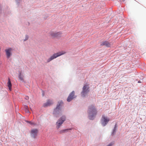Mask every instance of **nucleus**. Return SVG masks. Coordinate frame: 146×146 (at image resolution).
Listing matches in <instances>:
<instances>
[{
	"label": "nucleus",
	"instance_id": "19",
	"mask_svg": "<svg viewBox=\"0 0 146 146\" xmlns=\"http://www.w3.org/2000/svg\"><path fill=\"white\" fill-rule=\"evenodd\" d=\"M25 99L27 100H28L29 99V97L28 96H26Z\"/></svg>",
	"mask_w": 146,
	"mask_h": 146
},
{
	"label": "nucleus",
	"instance_id": "15",
	"mask_svg": "<svg viewBox=\"0 0 146 146\" xmlns=\"http://www.w3.org/2000/svg\"><path fill=\"white\" fill-rule=\"evenodd\" d=\"M116 127H117L116 124H115L114 126V129H113V131L112 133V134L113 135H114L115 134V133L116 132Z\"/></svg>",
	"mask_w": 146,
	"mask_h": 146
},
{
	"label": "nucleus",
	"instance_id": "12",
	"mask_svg": "<svg viewBox=\"0 0 146 146\" xmlns=\"http://www.w3.org/2000/svg\"><path fill=\"white\" fill-rule=\"evenodd\" d=\"M53 103L52 101L48 100L47 101L46 103H44V107H46L50 106Z\"/></svg>",
	"mask_w": 146,
	"mask_h": 146
},
{
	"label": "nucleus",
	"instance_id": "20",
	"mask_svg": "<svg viewBox=\"0 0 146 146\" xmlns=\"http://www.w3.org/2000/svg\"><path fill=\"white\" fill-rule=\"evenodd\" d=\"M143 81L142 80H141V81L140 80L138 81V82L139 83H142L143 82Z\"/></svg>",
	"mask_w": 146,
	"mask_h": 146
},
{
	"label": "nucleus",
	"instance_id": "17",
	"mask_svg": "<svg viewBox=\"0 0 146 146\" xmlns=\"http://www.w3.org/2000/svg\"><path fill=\"white\" fill-rule=\"evenodd\" d=\"M28 38V36L27 35L26 36V38L24 40V41H25L27 40Z\"/></svg>",
	"mask_w": 146,
	"mask_h": 146
},
{
	"label": "nucleus",
	"instance_id": "10",
	"mask_svg": "<svg viewBox=\"0 0 146 146\" xmlns=\"http://www.w3.org/2000/svg\"><path fill=\"white\" fill-rule=\"evenodd\" d=\"M75 97L74 96V92L73 91L68 96L67 99V101L68 102H69Z\"/></svg>",
	"mask_w": 146,
	"mask_h": 146
},
{
	"label": "nucleus",
	"instance_id": "21",
	"mask_svg": "<svg viewBox=\"0 0 146 146\" xmlns=\"http://www.w3.org/2000/svg\"><path fill=\"white\" fill-rule=\"evenodd\" d=\"M26 111L27 113H29V111L28 110V109L26 110Z\"/></svg>",
	"mask_w": 146,
	"mask_h": 146
},
{
	"label": "nucleus",
	"instance_id": "7",
	"mask_svg": "<svg viewBox=\"0 0 146 146\" xmlns=\"http://www.w3.org/2000/svg\"><path fill=\"white\" fill-rule=\"evenodd\" d=\"M109 121V119L106 117L105 116H102L101 122L103 126H105Z\"/></svg>",
	"mask_w": 146,
	"mask_h": 146
},
{
	"label": "nucleus",
	"instance_id": "22",
	"mask_svg": "<svg viewBox=\"0 0 146 146\" xmlns=\"http://www.w3.org/2000/svg\"><path fill=\"white\" fill-rule=\"evenodd\" d=\"M24 108H25L26 109H27L28 107H27V106H25V107H24Z\"/></svg>",
	"mask_w": 146,
	"mask_h": 146
},
{
	"label": "nucleus",
	"instance_id": "18",
	"mask_svg": "<svg viewBox=\"0 0 146 146\" xmlns=\"http://www.w3.org/2000/svg\"><path fill=\"white\" fill-rule=\"evenodd\" d=\"M113 144V143H110L107 146H111Z\"/></svg>",
	"mask_w": 146,
	"mask_h": 146
},
{
	"label": "nucleus",
	"instance_id": "16",
	"mask_svg": "<svg viewBox=\"0 0 146 146\" xmlns=\"http://www.w3.org/2000/svg\"><path fill=\"white\" fill-rule=\"evenodd\" d=\"M26 121L27 123H29L30 124L32 125H33V124H34V123H33V122H32L31 121Z\"/></svg>",
	"mask_w": 146,
	"mask_h": 146
},
{
	"label": "nucleus",
	"instance_id": "3",
	"mask_svg": "<svg viewBox=\"0 0 146 146\" xmlns=\"http://www.w3.org/2000/svg\"><path fill=\"white\" fill-rule=\"evenodd\" d=\"M66 53V52L64 51H62L54 53L52 56H51L47 60V62H49L54 59Z\"/></svg>",
	"mask_w": 146,
	"mask_h": 146
},
{
	"label": "nucleus",
	"instance_id": "8",
	"mask_svg": "<svg viewBox=\"0 0 146 146\" xmlns=\"http://www.w3.org/2000/svg\"><path fill=\"white\" fill-rule=\"evenodd\" d=\"M38 131L37 129H33L31 131V136L34 138H35L37 136Z\"/></svg>",
	"mask_w": 146,
	"mask_h": 146
},
{
	"label": "nucleus",
	"instance_id": "5",
	"mask_svg": "<svg viewBox=\"0 0 146 146\" xmlns=\"http://www.w3.org/2000/svg\"><path fill=\"white\" fill-rule=\"evenodd\" d=\"M89 88L88 86V85H85L83 88V90L81 93V95L83 97L85 96L89 92Z\"/></svg>",
	"mask_w": 146,
	"mask_h": 146
},
{
	"label": "nucleus",
	"instance_id": "9",
	"mask_svg": "<svg viewBox=\"0 0 146 146\" xmlns=\"http://www.w3.org/2000/svg\"><path fill=\"white\" fill-rule=\"evenodd\" d=\"M12 50V49L11 48H9L5 50V51L6 53V55L7 57V58H9L11 55V51Z\"/></svg>",
	"mask_w": 146,
	"mask_h": 146
},
{
	"label": "nucleus",
	"instance_id": "2",
	"mask_svg": "<svg viewBox=\"0 0 146 146\" xmlns=\"http://www.w3.org/2000/svg\"><path fill=\"white\" fill-rule=\"evenodd\" d=\"M88 112L89 113V119L92 120L93 119V117L96 114L97 111L94 106L91 105L89 107Z\"/></svg>",
	"mask_w": 146,
	"mask_h": 146
},
{
	"label": "nucleus",
	"instance_id": "11",
	"mask_svg": "<svg viewBox=\"0 0 146 146\" xmlns=\"http://www.w3.org/2000/svg\"><path fill=\"white\" fill-rule=\"evenodd\" d=\"M101 45L102 46L105 45L107 47H110V44L108 42L105 41L102 42Z\"/></svg>",
	"mask_w": 146,
	"mask_h": 146
},
{
	"label": "nucleus",
	"instance_id": "4",
	"mask_svg": "<svg viewBox=\"0 0 146 146\" xmlns=\"http://www.w3.org/2000/svg\"><path fill=\"white\" fill-rule=\"evenodd\" d=\"M62 33L61 32H56L51 31L50 32V36L53 38H59L61 36Z\"/></svg>",
	"mask_w": 146,
	"mask_h": 146
},
{
	"label": "nucleus",
	"instance_id": "13",
	"mask_svg": "<svg viewBox=\"0 0 146 146\" xmlns=\"http://www.w3.org/2000/svg\"><path fill=\"white\" fill-rule=\"evenodd\" d=\"M7 84L8 86L9 87V90L10 91H11L12 84H11V82L10 81V80L9 78L8 79V81Z\"/></svg>",
	"mask_w": 146,
	"mask_h": 146
},
{
	"label": "nucleus",
	"instance_id": "23",
	"mask_svg": "<svg viewBox=\"0 0 146 146\" xmlns=\"http://www.w3.org/2000/svg\"><path fill=\"white\" fill-rule=\"evenodd\" d=\"M66 129H65V130H64L63 131H66Z\"/></svg>",
	"mask_w": 146,
	"mask_h": 146
},
{
	"label": "nucleus",
	"instance_id": "14",
	"mask_svg": "<svg viewBox=\"0 0 146 146\" xmlns=\"http://www.w3.org/2000/svg\"><path fill=\"white\" fill-rule=\"evenodd\" d=\"M18 77H19V79L20 80H22V81H23V76L21 75V72L20 73Z\"/></svg>",
	"mask_w": 146,
	"mask_h": 146
},
{
	"label": "nucleus",
	"instance_id": "6",
	"mask_svg": "<svg viewBox=\"0 0 146 146\" xmlns=\"http://www.w3.org/2000/svg\"><path fill=\"white\" fill-rule=\"evenodd\" d=\"M65 117L64 116H63L59 119L58 121L56 123V127L58 129L59 128L60 126L63 123L65 120Z\"/></svg>",
	"mask_w": 146,
	"mask_h": 146
},
{
	"label": "nucleus",
	"instance_id": "1",
	"mask_svg": "<svg viewBox=\"0 0 146 146\" xmlns=\"http://www.w3.org/2000/svg\"><path fill=\"white\" fill-rule=\"evenodd\" d=\"M63 104L62 101L58 102V104L57 105L56 108L54 109L53 111V114L56 117H58L62 112V106Z\"/></svg>",
	"mask_w": 146,
	"mask_h": 146
}]
</instances>
